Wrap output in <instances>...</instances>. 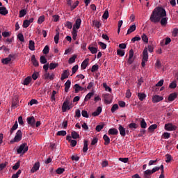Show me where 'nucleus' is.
Wrapping results in <instances>:
<instances>
[{"instance_id": "obj_1", "label": "nucleus", "mask_w": 178, "mask_h": 178, "mask_svg": "<svg viewBox=\"0 0 178 178\" xmlns=\"http://www.w3.org/2000/svg\"><path fill=\"white\" fill-rule=\"evenodd\" d=\"M165 16H166V10L162 7H156L154 9L149 19L152 23H159L161 22V26H166L168 19Z\"/></svg>"}, {"instance_id": "obj_2", "label": "nucleus", "mask_w": 178, "mask_h": 178, "mask_svg": "<svg viewBox=\"0 0 178 178\" xmlns=\"http://www.w3.org/2000/svg\"><path fill=\"white\" fill-rule=\"evenodd\" d=\"M147 62H148V48L145 47L143 51L142 67H145Z\"/></svg>"}, {"instance_id": "obj_3", "label": "nucleus", "mask_w": 178, "mask_h": 178, "mask_svg": "<svg viewBox=\"0 0 178 178\" xmlns=\"http://www.w3.org/2000/svg\"><path fill=\"white\" fill-rule=\"evenodd\" d=\"M29 151V146L27 143H22L19 147L17 149V154H26Z\"/></svg>"}, {"instance_id": "obj_4", "label": "nucleus", "mask_w": 178, "mask_h": 178, "mask_svg": "<svg viewBox=\"0 0 178 178\" xmlns=\"http://www.w3.org/2000/svg\"><path fill=\"white\" fill-rule=\"evenodd\" d=\"M23 136V134L22 133L21 130H18L16 133V135L13 139V140H11V143H19L22 140V137Z\"/></svg>"}, {"instance_id": "obj_5", "label": "nucleus", "mask_w": 178, "mask_h": 178, "mask_svg": "<svg viewBox=\"0 0 178 178\" xmlns=\"http://www.w3.org/2000/svg\"><path fill=\"white\" fill-rule=\"evenodd\" d=\"M165 130H167V131H175L176 129H177V127L176 125H173L172 123L165 124L164 127Z\"/></svg>"}, {"instance_id": "obj_6", "label": "nucleus", "mask_w": 178, "mask_h": 178, "mask_svg": "<svg viewBox=\"0 0 178 178\" xmlns=\"http://www.w3.org/2000/svg\"><path fill=\"white\" fill-rule=\"evenodd\" d=\"M28 124H30L31 127H35V118L33 116L28 117L26 119Z\"/></svg>"}, {"instance_id": "obj_7", "label": "nucleus", "mask_w": 178, "mask_h": 178, "mask_svg": "<svg viewBox=\"0 0 178 178\" xmlns=\"http://www.w3.org/2000/svg\"><path fill=\"white\" fill-rule=\"evenodd\" d=\"M161 101H163V97L159 96L158 95H155L152 97V102L154 104H158V102H161Z\"/></svg>"}, {"instance_id": "obj_8", "label": "nucleus", "mask_w": 178, "mask_h": 178, "mask_svg": "<svg viewBox=\"0 0 178 178\" xmlns=\"http://www.w3.org/2000/svg\"><path fill=\"white\" fill-rule=\"evenodd\" d=\"M55 79V74L49 72H44V80H54Z\"/></svg>"}, {"instance_id": "obj_9", "label": "nucleus", "mask_w": 178, "mask_h": 178, "mask_svg": "<svg viewBox=\"0 0 178 178\" xmlns=\"http://www.w3.org/2000/svg\"><path fill=\"white\" fill-rule=\"evenodd\" d=\"M69 76H70V72L69 70H65L61 74L60 80L63 81V80H65V79H67Z\"/></svg>"}, {"instance_id": "obj_10", "label": "nucleus", "mask_w": 178, "mask_h": 178, "mask_svg": "<svg viewBox=\"0 0 178 178\" xmlns=\"http://www.w3.org/2000/svg\"><path fill=\"white\" fill-rule=\"evenodd\" d=\"M40 169V162H36L31 169V173H35Z\"/></svg>"}, {"instance_id": "obj_11", "label": "nucleus", "mask_w": 178, "mask_h": 178, "mask_svg": "<svg viewBox=\"0 0 178 178\" xmlns=\"http://www.w3.org/2000/svg\"><path fill=\"white\" fill-rule=\"evenodd\" d=\"M11 58H13V56L12 54H10L8 56V57H7L6 58H3L1 60V63H3V65H8L9 63V62H10V60H12Z\"/></svg>"}, {"instance_id": "obj_12", "label": "nucleus", "mask_w": 178, "mask_h": 178, "mask_svg": "<svg viewBox=\"0 0 178 178\" xmlns=\"http://www.w3.org/2000/svg\"><path fill=\"white\" fill-rule=\"evenodd\" d=\"M133 56H134V51L133 49H131L129 51V59H128V63L129 65H131L133 63Z\"/></svg>"}, {"instance_id": "obj_13", "label": "nucleus", "mask_w": 178, "mask_h": 178, "mask_svg": "<svg viewBox=\"0 0 178 178\" xmlns=\"http://www.w3.org/2000/svg\"><path fill=\"white\" fill-rule=\"evenodd\" d=\"M80 26H81V19L77 18L75 24H74L73 29L79 30V29H80Z\"/></svg>"}, {"instance_id": "obj_14", "label": "nucleus", "mask_w": 178, "mask_h": 178, "mask_svg": "<svg viewBox=\"0 0 178 178\" xmlns=\"http://www.w3.org/2000/svg\"><path fill=\"white\" fill-rule=\"evenodd\" d=\"M118 130L120 131V134L122 137H124L126 136V129L121 124L119 125Z\"/></svg>"}, {"instance_id": "obj_15", "label": "nucleus", "mask_w": 178, "mask_h": 178, "mask_svg": "<svg viewBox=\"0 0 178 178\" xmlns=\"http://www.w3.org/2000/svg\"><path fill=\"white\" fill-rule=\"evenodd\" d=\"M70 102L69 100H65L62 106L63 112H66L67 111V107L69 106Z\"/></svg>"}, {"instance_id": "obj_16", "label": "nucleus", "mask_w": 178, "mask_h": 178, "mask_svg": "<svg viewBox=\"0 0 178 178\" xmlns=\"http://www.w3.org/2000/svg\"><path fill=\"white\" fill-rule=\"evenodd\" d=\"M108 134L111 136H118L119 134V131L116 128H111L108 130Z\"/></svg>"}, {"instance_id": "obj_17", "label": "nucleus", "mask_w": 178, "mask_h": 178, "mask_svg": "<svg viewBox=\"0 0 178 178\" xmlns=\"http://www.w3.org/2000/svg\"><path fill=\"white\" fill-rule=\"evenodd\" d=\"M32 80H33V78H31V76H27L23 81L22 84H24V86H29V84L31 83Z\"/></svg>"}, {"instance_id": "obj_18", "label": "nucleus", "mask_w": 178, "mask_h": 178, "mask_svg": "<svg viewBox=\"0 0 178 178\" xmlns=\"http://www.w3.org/2000/svg\"><path fill=\"white\" fill-rule=\"evenodd\" d=\"M74 88H75V94H77L79 91H84L85 90L84 88L80 86L78 83L74 85Z\"/></svg>"}, {"instance_id": "obj_19", "label": "nucleus", "mask_w": 178, "mask_h": 178, "mask_svg": "<svg viewBox=\"0 0 178 178\" xmlns=\"http://www.w3.org/2000/svg\"><path fill=\"white\" fill-rule=\"evenodd\" d=\"M101 112H102V107L99 106L97 107V110L92 113V115L94 117L99 116V115L101 114Z\"/></svg>"}, {"instance_id": "obj_20", "label": "nucleus", "mask_w": 178, "mask_h": 178, "mask_svg": "<svg viewBox=\"0 0 178 178\" xmlns=\"http://www.w3.org/2000/svg\"><path fill=\"white\" fill-rule=\"evenodd\" d=\"M8 13V11L6 9V7L5 6L0 7V15H2L3 16H6Z\"/></svg>"}, {"instance_id": "obj_21", "label": "nucleus", "mask_w": 178, "mask_h": 178, "mask_svg": "<svg viewBox=\"0 0 178 178\" xmlns=\"http://www.w3.org/2000/svg\"><path fill=\"white\" fill-rule=\"evenodd\" d=\"M103 140H104V145H109L111 143V138L106 134L104 135Z\"/></svg>"}, {"instance_id": "obj_22", "label": "nucleus", "mask_w": 178, "mask_h": 178, "mask_svg": "<svg viewBox=\"0 0 178 178\" xmlns=\"http://www.w3.org/2000/svg\"><path fill=\"white\" fill-rule=\"evenodd\" d=\"M35 43L33 40H29V48L30 51H35Z\"/></svg>"}, {"instance_id": "obj_23", "label": "nucleus", "mask_w": 178, "mask_h": 178, "mask_svg": "<svg viewBox=\"0 0 178 178\" xmlns=\"http://www.w3.org/2000/svg\"><path fill=\"white\" fill-rule=\"evenodd\" d=\"M72 84V81L70 80H67L65 83V92H69V88H70V86Z\"/></svg>"}, {"instance_id": "obj_24", "label": "nucleus", "mask_w": 178, "mask_h": 178, "mask_svg": "<svg viewBox=\"0 0 178 178\" xmlns=\"http://www.w3.org/2000/svg\"><path fill=\"white\" fill-rule=\"evenodd\" d=\"M103 98L105 104H111V102L109 101V98H111V95L109 94L103 95Z\"/></svg>"}, {"instance_id": "obj_25", "label": "nucleus", "mask_w": 178, "mask_h": 178, "mask_svg": "<svg viewBox=\"0 0 178 178\" xmlns=\"http://www.w3.org/2000/svg\"><path fill=\"white\" fill-rule=\"evenodd\" d=\"M177 98V93H171L168 96V101L172 102Z\"/></svg>"}, {"instance_id": "obj_26", "label": "nucleus", "mask_w": 178, "mask_h": 178, "mask_svg": "<svg viewBox=\"0 0 178 178\" xmlns=\"http://www.w3.org/2000/svg\"><path fill=\"white\" fill-rule=\"evenodd\" d=\"M31 62L33 65V66H39V63H38V61L37 60V58H35V56L33 55L31 56Z\"/></svg>"}, {"instance_id": "obj_27", "label": "nucleus", "mask_w": 178, "mask_h": 178, "mask_svg": "<svg viewBox=\"0 0 178 178\" xmlns=\"http://www.w3.org/2000/svg\"><path fill=\"white\" fill-rule=\"evenodd\" d=\"M138 98L140 99V101H144L145 98H147V95L145 93H138Z\"/></svg>"}, {"instance_id": "obj_28", "label": "nucleus", "mask_w": 178, "mask_h": 178, "mask_svg": "<svg viewBox=\"0 0 178 178\" xmlns=\"http://www.w3.org/2000/svg\"><path fill=\"white\" fill-rule=\"evenodd\" d=\"M88 60H89V59L88 58H86V59H85L83 61V63H82V64H81V67L82 68V69H86V67H87V66H88Z\"/></svg>"}, {"instance_id": "obj_29", "label": "nucleus", "mask_w": 178, "mask_h": 178, "mask_svg": "<svg viewBox=\"0 0 178 178\" xmlns=\"http://www.w3.org/2000/svg\"><path fill=\"white\" fill-rule=\"evenodd\" d=\"M88 151V140H84L83 152H87Z\"/></svg>"}, {"instance_id": "obj_30", "label": "nucleus", "mask_w": 178, "mask_h": 178, "mask_svg": "<svg viewBox=\"0 0 178 178\" xmlns=\"http://www.w3.org/2000/svg\"><path fill=\"white\" fill-rule=\"evenodd\" d=\"M136 24L131 25L128 29L127 34H131L133 31H136Z\"/></svg>"}, {"instance_id": "obj_31", "label": "nucleus", "mask_w": 178, "mask_h": 178, "mask_svg": "<svg viewBox=\"0 0 178 178\" xmlns=\"http://www.w3.org/2000/svg\"><path fill=\"white\" fill-rule=\"evenodd\" d=\"M27 15V10L22 9L19 11V17H24Z\"/></svg>"}, {"instance_id": "obj_32", "label": "nucleus", "mask_w": 178, "mask_h": 178, "mask_svg": "<svg viewBox=\"0 0 178 178\" xmlns=\"http://www.w3.org/2000/svg\"><path fill=\"white\" fill-rule=\"evenodd\" d=\"M72 34V38H73V40H74V41H76V38H77V29L73 28Z\"/></svg>"}, {"instance_id": "obj_33", "label": "nucleus", "mask_w": 178, "mask_h": 178, "mask_svg": "<svg viewBox=\"0 0 178 178\" xmlns=\"http://www.w3.org/2000/svg\"><path fill=\"white\" fill-rule=\"evenodd\" d=\"M92 97H94V92H90L88 95H86L84 101H88L89 99H91Z\"/></svg>"}, {"instance_id": "obj_34", "label": "nucleus", "mask_w": 178, "mask_h": 178, "mask_svg": "<svg viewBox=\"0 0 178 178\" xmlns=\"http://www.w3.org/2000/svg\"><path fill=\"white\" fill-rule=\"evenodd\" d=\"M71 136L74 138V140H76L77 138H80V135L74 131L71 133Z\"/></svg>"}, {"instance_id": "obj_35", "label": "nucleus", "mask_w": 178, "mask_h": 178, "mask_svg": "<svg viewBox=\"0 0 178 178\" xmlns=\"http://www.w3.org/2000/svg\"><path fill=\"white\" fill-rule=\"evenodd\" d=\"M58 64L56 63H51L49 64V69L50 70H54V69H56V67H58Z\"/></svg>"}, {"instance_id": "obj_36", "label": "nucleus", "mask_w": 178, "mask_h": 178, "mask_svg": "<svg viewBox=\"0 0 178 178\" xmlns=\"http://www.w3.org/2000/svg\"><path fill=\"white\" fill-rule=\"evenodd\" d=\"M44 22H45V16L42 15L40 16L38 19V24H42V23H44Z\"/></svg>"}, {"instance_id": "obj_37", "label": "nucleus", "mask_w": 178, "mask_h": 178, "mask_svg": "<svg viewBox=\"0 0 178 178\" xmlns=\"http://www.w3.org/2000/svg\"><path fill=\"white\" fill-rule=\"evenodd\" d=\"M89 51H90L91 54H97L98 52V49L97 47H92L91 46H89L88 47Z\"/></svg>"}, {"instance_id": "obj_38", "label": "nucleus", "mask_w": 178, "mask_h": 178, "mask_svg": "<svg viewBox=\"0 0 178 178\" xmlns=\"http://www.w3.org/2000/svg\"><path fill=\"white\" fill-rule=\"evenodd\" d=\"M105 127V124L102 123V124H99L96 127V131H101L102 129Z\"/></svg>"}, {"instance_id": "obj_39", "label": "nucleus", "mask_w": 178, "mask_h": 178, "mask_svg": "<svg viewBox=\"0 0 178 178\" xmlns=\"http://www.w3.org/2000/svg\"><path fill=\"white\" fill-rule=\"evenodd\" d=\"M98 69H99V66H98V64L92 65L91 69L92 73H95V72H97Z\"/></svg>"}, {"instance_id": "obj_40", "label": "nucleus", "mask_w": 178, "mask_h": 178, "mask_svg": "<svg viewBox=\"0 0 178 178\" xmlns=\"http://www.w3.org/2000/svg\"><path fill=\"white\" fill-rule=\"evenodd\" d=\"M76 58H77V56L76 55H74L73 56L70 58V59L68 60V63L70 64L74 63V62H76Z\"/></svg>"}, {"instance_id": "obj_41", "label": "nucleus", "mask_w": 178, "mask_h": 178, "mask_svg": "<svg viewBox=\"0 0 178 178\" xmlns=\"http://www.w3.org/2000/svg\"><path fill=\"white\" fill-rule=\"evenodd\" d=\"M43 54L44 55H48V54H49V45H46L42 51Z\"/></svg>"}, {"instance_id": "obj_42", "label": "nucleus", "mask_w": 178, "mask_h": 178, "mask_svg": "<svg viewBox=\"0 0 178 178\" xmlns=\"http://www.w3.org/2000/svg\"><path fill=\"white\" fill-rule=\"evenodd\" d=\"M140 127L142 129H147V122H145V120L143 119L140 122Z\"/></svg>"}, {"instance_id": "obj_43", "label": "nucleus", "mask_w": 178, "mask_h": 178, "mask_svg": "<svg viewBox=\"0 0 178 178\" xmlns=\"http://www.w3.org/2000/svg\"><path fill=\"white\" fill-rule=\"evenodd\" d=\"M65 26L67 27L70 30H71V29H73V24L69 21H67Z\"/></svg>"}, {"instance_id": "obj_44", "label": "nucleus", "mask_w": 178, "mask_h": 178, "mask_svg": "<svg viewBox=\"0 0 178 178\" xmlns=\"http://www.w3.org/2000/svg\"><path fill=\"white\" fill-rule=\"evenodd\" d=\"M103 19H108L109 17V11L108 10H106L102 15Z\"/></svg>"}, {"instance_id": "obj_45", "label": "nucleus", "mask_w": 178, "mask_h": 178, "mask_svg": "<svg viewBox=\"0 0 178 178\" xmlns=\"http://www.w3.org/2000/svg\"><path fill=\"white\" fill-rule=\"evenodd\" d=\"M158 127V125L156 124H152L149 128L148 131H154L156 128Z\"/></svg>"}, {"instance_id": "obj_46", "label": "nucleus", "mask_w": 178, "mask_h": 178, "mask_svg": "<svg viewBox=\"0 0 178 178\" xmlns=\"http://www.w3.org/2000/svg\"><path fill=\"white\" fill-rule=\"evenodd\" d=\"M118 109H119V105H118L116 104L113 105V106L111 108L112 113H114V112H116V111H118Z\"/></svg>"}, {"instance_id": "obj_47", "label": "nucleus", "mask_w": 178, "mask_h": 178, "mask_svg": "<svg viewBox=\"0 0 178 178\" xmlns=\"http://www.w3.org/2000/svg\"><path fill=\"white\" fill-rule=\"evenodd\" d=\"M3 51L6 52V54H9V51L10 49L6 47V46L3 45L0 47V51Z\"/></svg>"}, {"instance_id": "obj_48", "label": "nucleus", "mask_w": 178, "mask_h": 178, "mask_svg": "<svg viewBox=\"0 0 178 178\" xmlns=\"http://www.w3.org/2000/svg\"><path fill=\"white\" fill-rule=\"evenodd\" d=\"M17 38L21 42H24V36L23 35V33H19L17 35Z\"/></svg>"}, {"instance_id": "obj_49", "label": "nucleus", "mask_w": 178, "mask_h": 178, "mask_svg": "<svg viewBox=\"0 0 178 178\" xmlns=\"http://www.w3.org/2000/svg\"><path fill=\"white\" fill-rule=\"evenodd\" d=\"M165 158H166V160H165L166 163H169L170 161H172V156L169 154L165 155Z\"/></svg>"}, {"instance_id": "obj_50", "label": "nucleus", "mask_w": 178, "mask_h": 178, "mask_svg": "<svg viewBox=\"0 0 178 178\" xmlns=\"http://www.w3.org/2000/svg\"><path fill=\"white\" fill-rule=\"evenodd\" d=\"M66 134V131H58L56 134V136H62L63 137H65Z\"/></svg>"}, {"instance_id": "obj_51", "label": "nucleus", "mask_w": 178, "mask_h": 178, "mask_svg": "<svg viewBox=\"0 0 178 178\" xmlns=\"http://www.w3.org/2000/svg\"><path fill=\"white\" fill-rule=\"evenodd\" d=\"M54 42L56 44H59V32H57L54 36Z\"/></svg>"}, {"instance_id": "obj_52", "label": "nucleus", "mask_w": 178, "mask_h": 178, "mask_svg": "<svg viewBox=\"0 0 178 178\" xmlns=\"http://www.w3.org/2000/svg\"><path fill=\"white\" fill-rule=\"evenodd\" d=\"M103 87L105 88L106 91H108L109 92H111L112 91V88H111L109 86H108L106 83H103Z\"/></svg>"}, {"instance_id": "obj_53", "label": "nucleus", "mask_w": 178, "mask_h": 178, "mask_svg": "<svg viewBox=\"0 0 178 178\" xmlns=\"http://www.w3.org/2000/svg\"><path fill=\"white\" fill-rule=\"evenodd\" d=\"M19 175H22V170H19L15 174L13 175L12 178H19Z\"/></svg>"}, {"instance_id": "obj_54", "label": "nucleus", "mask_w": 178, "mask_h": 178, "mask_svg": "<svg viewBox=\"0 0 178 178\" xmlns=\"http://www.w3.org/2000/svg\"><path fill=\"white\" fill-rule=\"evenodd\" d=\"M81 115L83 118H90V116L88 115V113L87 112V111L86 110H83L81 111Z\"/></svg>"}, {"instance_id": "obj_55", "label": "nucleus", "mask_w": 178, "mask_h": 178, "mask_svg": "<svg viewBox=\"0 0 178 178\" xmlns=\"http://www.w3.org/2000/svg\"><path fill=\"white\" fill-rule=\"evenodd\" d=\"M22 26H23L24 29H27V27H29V26H30L29 19L24 20Z\"/></svg>"}, {"instance_id": "obj_56", "label": "nucleus", "mask_w": 178, "mask_h": 178, "mask_svg": "<svg viewBox=\"0 0 178 178\" xmlns=\"http://www.w3.org/2000/svg\"><path fill=\"white\" fill-rule=\"evenodd\" d=\"M20 168V161H17L13 167V170H17Z\"/></svg>"}, {"instance_id": "obj_57", "label": "nucleus", "mask_w": 178, "mask_h": 178, "mask_svg": "<svg viewBox=\"0 0 178 178\" xmlns=\"http://www.w3.org/2000/svg\"><path fill=\"white\" fill-rule=\"evenodd\" d=\"M117 55L120 56H124V50L118 49L117 50Z\"/></svg>"}, {"instance_id": "obj_58", "label": "nucleus", "mask_w": 178, "mask_h": 178, "mask_svg": "<svg viewBox=\"0 0 178 178\" xmlns=\"http://www.w3.org/2000/svg\"><path fill=\"white\" fill-rule=\"evenodd\" d=\"M129 129H137V124L134 122H131L128 125Z\"/></svg>"}, {"instance_id": "obj_59", "label": "nucleus", "mask_w": 178, "mask_h": 178, "mask_svg": "<svg viewBox=\"0 0 178 178\" xmlns=\"http://www.w3.org/2000/svg\"><path fill=\"white\" fill-rule=\"evenodd\" d=\"M8 166V162L2 163L0 164V170H3Z\"/></svg>"}, {"instance_id": "obj_60", "label": "nucleus", "mask_w": 178, "mask_h": 178, "mask_svg": "<svg viewBox=\"0 0 178 178\" xmlns=\"http://www.w3.org/2000/svg\"><path fill=\"white\" fill-rule=\"evenodd\" d=\"M40 63H42V65L47 63V58H45V56H40Z\"/></svg>"}, {"instance_id": "obj_61", "label": "nucleus", "mask_w": 178, "mask_h": 178, "mask_svg": "<svg viewBox=\"0 0 178 178\" xmlns=\"http://www.w3.org/2000/svg\"><path fill=\"white\" fill-rule=\"evenodd\" d=\"M98 44L101 47L102 49H106V44L102 42H98Z\"/></svg>"}, {"instance_id": "obj_62", "label": "nucleus", "mask_w": 178, "mask_h": 178, "mask_svg": "<svg viewBox=\"0 0 178 178\" xmlns=\"http://www.w3.org/2000/svg\"><path fill=\"white\" fill-rule=\"evenodd\" d=\"M56 172L57 175H62V173H63V172H65V168H58Z\"/></svg>"}, {"instance_id": "obj_63", "label": "nucleus", "mask_w": 178, "mask_h": 178, "mask_svg": "<svg viewBox=\"0 0 178 178\" xmlns=\"http://www.w3.org/2000/svg\"><path fill=\"white\" fill-rule=\"evenodd\" d=\"M77 70H79V65H76L72 68V74H74Z\"/></svg>"}, {"instance_id": "obj_64", "label": "nucleus", "mask_w": 178, "mask_h": 178, "mask_svg": "<svg viewBox=\"0 0 178 178\" xmlns=\"http://www.w3.org/2000/svg\"><path fill=\"white\" fill-rule=\"evenodd\" d=\"M163 136L165 139L170 138V133H169V132H164L163 134Z\"/></svg>"}]
</instances>
